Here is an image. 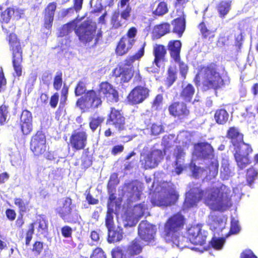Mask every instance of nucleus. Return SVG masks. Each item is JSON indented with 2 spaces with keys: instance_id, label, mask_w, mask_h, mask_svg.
Segmentation results:
<instances>
[{
  "instance_id": "nucleus-35",
  "label": "nucleus",
  "mask_w": 258,
  "mask_h": 258,
  "mask_svg": "<svg viewBox=\"0 0 258 258\" xmlns=\"http://www.w3.org/2000/svg\"><path fill=\"white\" fill-rule=\"evenodd\" d=\"M76 28V23L75 21L69 22L63 25L59 29L58 36L63 37L68 35L74 29Z\"/></svg>"
},
{
  "instance_id": "nucleus-42",
  "label": "nucleus",
  "mask_w": 258,
  "mask_h": 258,
  "mask_svg": "<svg viewBox=\"0 0 258 258\" xmlns=\"http://www.w3.org/2000/svg\"><path fill=\"white\" fill-rule=\"evenodd\" d=\"M114 125L118 131L124 128V118L118 111L114 112Z\"/></svg>"
},
{
  "instance_id": "nucleus-48",
  "label": "nucleus",
  "mask_w": 258,
  "mask_h": 258,
  "mask_svg": "<svg viewBox=\"0 0 258 258\" xmlns=\"http://www.w3.org/2000/svg\"><path fill=\"white\" fill-rule=\"evenodd\" d=\"M69 93V87L64 84L61 90L60 100L59 102V106L62 107H64L68 99V95Z\"/></svg>"
},
{
  "instance_id": "nucleus-25",
  "label": "nucleus",
  "mask_w": 258,
  "mask_h": 258,
  "mask_svg": "<svg viewBox=\"0 0 258 258\" xmlns=\"http://www.w3.org/2000/svg\"><path fill=\"white\" fill-rule=\"evenodd\" d=\"M143 185L139 182L131 183L127 186L128 201L133 202L139 200L142 194Z\"/></svg>"
},
{
  "instance_id": "nucleus-4",
  "label": "nucleus",
  "mask_w": 258,
  "mask_h": 258,
  "mask_svg": "<svg viewBox=\"0 0 258 258\" xmlns=\"http://www.w3.org/2000/svg\"><path fill=\"white\" fill-rule=\"evenodd\" d=\"M197 78L202 82L205 90L217 89L224 85L222 76L213 66L202 68Z\"/></svg>"
},
{
  "instance_id": "nucleus-61",
  "label": "nucleus",
  "mask_w": 258,
  "mask_h": 258,
  "mask_svg": "<svg viewBox=\"0 0 258 258\" xmlns=\"http://www.w3.org/2000/svg\"><path fill=\"white\" fill-rule=\"evenodd\" d=\"M7 218L10 221H13L16 217L15 211L12 209H7L5 212Z\"/></svg>"
},
{
  "instance_id": "nucleus-10",
  "label": "nucleus",
  "mask_w": 258,
  "mask_h": 258,
  "mask_svg": "<svg viewBox=\"0 0 258 258\" xmlns=\"http://www.w3.org/2000/svg\"><path fill=\"white\" fill-rule=\"evenodd\" d=\"M46 137L42 131H38L32 137L30 149L35 156H40L46 151Z\"/></svg>"
},
{
  "instance_id": "nucleus-11",
  "label": "nucleus",
  "mask_w": 258,
  "mask_h": 258,
  "mask_svg": "<svg viewBox=\"0 0 258 258\" xmlns=\"http://www.w3.org/2000/svg\"><path fill=\"white\" fill-rule=\"evenodd\" d=\"M88 135L85 131H74L70 137L69 145L74 151L84 150L87 145Z\"/></svg>"
},
{
  "instance_id": "nucleus-46",
  "label": "nucleus",
  "mask_w": 258,
  "mask_h": 258,
  "mask_svg": "<svg viewBox=\"0 0 258 258\" xmlns=\"http://www.w3.org/2000/svg\"><path fill=\"white\" fill-rule=\"evenodd\" d=\"M62 73L61 71H58L53 78V87L54 89L56 91L59 90L62 87Z\"/></svg>"
},
{
  "instance_id": "nucleus-9",
  "label": "nucleus",
  "mask_w": 258,
  "mask_h": 258,
  "mask_svg": "<svg viewBox=\"0 0 258 258\" xmlns=\"http://www.w3.org/2000/svg\"><path fill=\"white\" fill-rule=\"evenodd\" d=\"M75 32L81 42L84 43H89L96 36V27L91 25L88 21H84L76 27Z\"/></svg>"
},
{
  "instance_id": "nucleus-32",
  "label": "nucleus",
  "mask_w": 258,
  "mask_h": 258,
  "mask_svg": "<svg viewBox=\"0 0 258 258\" xmlns=\"http://www.w3.org/2000/svg\"><path fill=\"white\" fill-rule=\"evenodd\" d=\"M181 16L176 19L173 22L172 25L174 26L173 31L177 33L179 36H181L184 32L185 28V21L184 15L182 12H181Z\"/></svg>"
},
{
  "instance_id": "nucleus-31",
  "label": "nucleus",
  "mask_w": 258,
  "mask_h": 258,
  "mask_svg": "<svg viewBox=\"0 0 258 258\" xmlns=\"http://www.w3.org/2000/svg\"><path fill=\"white\" fill-rule=\"evenodd\" d=\"M166 53V50L164 46L156 44L153 46V54L155 56L154 63L159 66L160 61L163 60Z\"/></svg>"
},
{
  "instance_id": "nucleus-59",
  "label": "nucleus",
  "mask_w": 258,
  "mask_h": 258,
  "mask_svg": "<svg viewBox=\"0 0 258 258\" xmlns=\"http://www.w3.org/2000/svg\"><path fill=\"white\" fill-rule=\"evenodd\" d=\"M59 100V94L57 92L54 93L50 98L49 105L52 108L56 107Z\"/></svg>"
},
{
  "instance_id": "nucleus-7",
  "label": "nucleus",
  "mask_w": 258,
  "mask_h": 258,
  "mask_svg": "<svg viewBox=\"0 0 258 258\" xmlns=\"http://www.w3.org/2000/svg\"><path fill=\"white\" fill-rule=\"evenodd\" d=\"M55 211L64 222L75 224L81 219L78 211L73 210L72 200L70 197L66 198L62 205L57 208Z\"/></svg>"
},
{
  "instance_id": "nucleus-30",
  "label": "nucleus",
  "mask_w": 258,
  "mask_h": 258,
  "mask_svg": "<svg viewBox=\"0 0 258 258\" xmlns=\"http://www.w3.org/2000/svg\"><path fill=\"white\" fill-rule=\"evenodd\" d=\"M114 75L117 81L125 82H128L132 78L133 73L131 69L116 68L114 70Z\"/></svg>"
},
{
  "instance_id": "nucleus-37",
  "label": "nucleus",
  "mask_w": 258,
  "mask_h": 258,
  "mask_svg": "<svg viewBox=\"0 0 258 258\" xmlns=\"http://www.w3.org/2000/svg\"><path fill=\"white\" fill-rule=\"evenodd\" d=\"M214 118L217 123L220 124H224L227 121L229 114L225 109H218L216 110L215 113Z\"/></svg>"
},
{
  "instance_id": "nucleus-16",
  "label": "nucleus",
  "mask_w": 258,
  "mask_h": 258,
  "mask_svg": "<svg viewBox=\"0 0 258 258\" xmlns=\"http://www.w3.org/2000/svg\"><path fill=\"white\" fill-rule=\"evenodd\" d=\"M149 94L147 88L138 86L135 87L130 93L127 96V101L132 104H137L142 103Z\"/></svg>"
},
{
  "instance_id": "nucleus-21",
  "label": "nucleus",
  "mask_w": 258,
  "mask_h": 258,
  "mask_svg": "<svg viewBox=\"0 0 258 258\" xmlns=\"http://www.w3.org/2000/svg\"><path fill=\"white\" fill-rule=\"evenodd\" d=\"M147 209L145 205H135L133 209L130 208L125 213V219L127 221H132V224H136L138 219L143 216Z\"/></svg>"
},
{
  "instance_id": "nucleus-15",
  "label": "nucleus",
  "mask_w": 258,
  "mask_h": 258,
  "mask_svg": "<svg viewBox=\"0 0 258 258\" xmlns=\"http://www.w3.org/2000/svg\"><path fill=\"white\" fill-rule=\"evenodd\" d=\"M20 126L24 136L30 135L33 131V118L31 112L25 109L22 111L20 118Z\"/></svg>"
},
{
  "instance_id": "nucleus-49",
  "label": "nucleus",
  "mask_w": 258,
  "mask_h": 258,
  "mask_svg": "<svg viewBox=\"0 0 258 258\" xmlns=\"http://www.w3.org/2000/svg\"><path fill=\"white\" fill-rule=\"evenodd\" d=\"M230 3L229 2H222L220 3L218 7L220 15L222 16L226 15L230 10Z\"/></svg>"
},
{
  "instance_id": "nucleus-40",
  "label": "nucleus",
  "mask_w": 258,
  "mask_h": 258,
  "mask_svg": "<svg viewBox=\"0 0 258 258\" xmlns=\"http://www.w3.org/2000/svg\"><path fill=\"white\" fill-rule=\"evenodd\" d=\"M83 0H74L73 7L63 10L61 12V16L66 17L70 13H73L74 10L77 12L80 11L82 8Z\"/></svg>"
},
{
  "instance_id": "nucleus-18",
  "label": "nucleus",
  "mask_w": 258,
  "mask_h": 258,
  "mask_svg": "<svg viewBox=\"0 0 258 258\" xmlns=\"http://www.w3.org/2000/svg\"><path fill=\"white\" fill-rule=\"evenodd\" d=\"M156 227L147 221H142L139 226L138 233L142 239L146 241L153 240L156 233Z\"/></svg>"
},
{
  "instance_id": "nucleus-2",
  "label": "nucleus",
  "mask_w": 258,
  "mask_h": 258,
  "mask_svg": "<svg viewBox=\"0 0 258 258\" xmlns=\"http://www.w3.org/2000/svg\"><path fill=\"white\" fill-rule=\"evenodd\" d=\"M183 224V217L181 214H176L169 218L165 224L163 232L165 240L169 242H172L180 248L187 246L183 243L186 238L178 236V231L182 229Z\"/></svg>"
},
{
  "instance_id": "nucleus-34",
  "label": "nucleus",
  "mask_w": 258,
  "mask_h": 258,
  "mask_svg": "<svg viewBox=\"0 0 258 258\" xmlns=\"http://www.w3.org/2000/svg\"><path fill=\"white\" fill-rule=\"evenodd\" d=\"M96 92L100 94L103 95L104 97H110L113 94V87L112 85L106 81L101 82L99 85V88Z\"/></svg>"
},
{
  "instance_id": "nucleus-60",
  "label": "nucleus",
  "mask_w": 258,
  "mask_h": 258,
  "mask_svg": "<svg viewBox=\"0 0 258 258\" xmlns=\"http://www.w3.org/2000/svg\"><path fill=\"white\" fill-rule=\"evenodd\" d=\"M151 130L152 134L156 136L163 132V128L160 124H153L151 126Z\"/></svg>"
},
{
  "instance_id": "nucleus-63",
  "label": "nucleus",
  "mask_w": 258,
  "mask_h": 258,
  "mask_svg": "<svg viewBox=\"0 0 258 258\" xmlns=\"http://www.w3.org/2000/svg\"><path fill=\"white\" fill-rule=\"evenodd\" d=\"M176 62L179 63L180 74L183 78H184L188 71V67L186 64L182 62H180L179 60Z\"/></svg>"
},
{
  "instance_id": "nucleus-39",
  "label": "nucleus",
  "mask_w": 258,
  "mask_h": 258,
  "mask_svg": "<svg viewBox=\"0 0 258 258\" xmlns=\"http://www.w3.org/2000/svg\"><path fill=\"white\" fill-rule=\"evenodd\" d=\"M145 44H143L138 52L134 55L128 56L125 60V64L130 66L136 60H139L144 54Z\"/></svg>"
},
{
  "instance_id": "nucleus-44",
  "label": "nucleus",
  "mask_w": 258,
  "mask_h": 258,
  "mask_svg": "<svg viewBox=\"0 0 258 258\" xmlns=\"http://www.w3.org/2000/svg\"><path fill=\"white\" fill-rule=\"evenodd\" d=\"M29 203V201L25 202L23 199L20 198H16L14 199V204L18 207L19 211L20 213H26L29 210V208L28 207Z\"/></svg>"
},
{
  "instance_id": "nucleus-57",
  "label": "nucleus",
  "mask_w": 258,
  "mask_h": 258,
  "mask_svg": "<svg viewBox=\"0 0 258 258\" xmlns=\"http://www.w3.org/2000/svg\"><path fill=\"white\" fill-rule=\"evenodd\" d=\"M73 230L69 226H64L61 228L62 236L64 238L72 237Z\"/></svg>"
},
{
  "instance_id": "nucleus-19",
  "label": "nucleus",
  "mask_w": 258,
  "mask_h": 258,
  "mask_svg": "<svg viewBox=\"0 0 258 258\" xmlns=\"http://www.w3.org/2000/svg\"><path fill=\"white\" fill-rule=\"evenodd\" d=\"M227 137L231 140L234 146H236L237 144H238L240 148H247V153L251 152L252 149L251 147L242 142L243 135L239 132L237 128L235 127H230L227 133Z\"/></svg>"
},
{
  "instance_id": "nucleus-54",
  "label": "nucleus",
  "mask_w": 258,
  "mask_h": 258,
  "mask_svg": "<svg viewBox=\"0 0 258 258\" xmlns=\"http://www.w3.org/2000/svg\"><path fill=\"white\" fill-rule=\"evenodd\" d=\"M90 258H106V256L102 249L98 247L93 250Z\"/></svg>"
},
{
  "instance_id": "nucleus-55",
  "label": "nucleus",
  "mask_w": 258,
  "mask_h": 258,
  "mask_svg": "<svg viewBox=\"0 0 258 258\" xmlns=\"http://www.w3.org/2000/svg\"><path fill=\"white\" fill-rule=\"evenodd\" d=\"M257 172L253 168H250L247 170V180L249 184H251L256 178Z\"/></svg>"
},
{
  "instance_id": "nucleus-6",
  "label": "nucleus",
  "mask_w": 258,
  "mask_h": 258,
  "mask_svg": "<svg viewBox=\"0 0 258 258\" xmlns=\"http://www.w3.org/2000/svg\"><path fill=\"white\" fill-rule=\"evenodd\" d=\"M101 96L96 90L90 89L85 94L78 98L76 102V106L82 110L96 109L102 105Z\"/></svg>"
},
{
  "instance_id": "nucleus-38",
  "label": "nucleus",
  "mask_w": 258,
  "mask_h": 258,
  "mask_svg": "<svg viewBox=\"0 0 258 258\" xmlns=\"http://www.w3.org/2000/svg\"><path fill=\"white\" fill-rule=\"evenodd\" d=\"M87 83L84 79L79 81L74 89V93L76 96H83L87 92Z\"/></svg>"
},
{
  "instance_id": "nucleus-50",
  "label": "nucleus",
  "mask_w": 258,
  "mask_h": 258,
  "mask_svg": "<svg viewBox=\"0 0 258 258\" xmlns=\"http://www.w3.org/2000/svg\"><path fill=\"white\" fill-rule=\"evenodd\" d=\"M8 112L7 106L3 105L0 106V125H3L6 123Z\"/></svg>"
},
{
  "instance_id": "nucleus-12",
  "label": "nucleus",
  "mask_w": 258,
  "mask_h": 258,
  "mask_svg": "<svg viewBox=\"0 0 258 258\" xmlns=\"http://www.w3.org/2000/svg\"><path fill=\"white\" fill-rule=\"evenodd\" d=\"M128 1L129 0H121L118 4L117 11L120 17L118 16L114 19V28H117L124 25L130 17L132 9L128 5Z\"/></svg>"
},
{
  "instance_id": "nucleus-28",
  "label": "nucleus",
  "mask_w": 258,
  "mask_h": 258,
  "mask_svg": "<svg viewBox=\"0 0 258 258\" xmlns=\"http://www.w3.org/2000/svg\"><path fill=\"white\" fill-rule=\"evenodd\" d=\"M195 154L198 156L206 158L212 154L213 149L208 143H200L195 146Z\"/></svg>"
},
{
  "instance_id": "nucleus-13",
  "label": "nucleus",
  "mask_w": 258,
  "mask_h": 258,
  "mask_svg": "<svg viewBox=\"0 0 258 258\" xmlns=\"http://www.w3.org/2000/svg\"><path fill=\"white\" fill-rule=\"evenodd\" d=\"M188 238L191 243L195 245H202L206 242V232L202 231L201 225L192 226L188 230Z\"/></svg>"
},
{
  "instance_id": "nucleus-23",
  "label": "nucleus",
  "mask_w": 258,
  "mask_h": 258,
  "mask_svg": "<svg viewBox=\"0 0 258 258\" xmlns=\"http://www.w3.org/2000/svg\"><path fill=\"white\" fill-rule=\"evenodd\" d=\"M12 17L16 19L20 18L19 10L9 7L4 10L3 7L0 5V21L1 22L8 23Z\"/></svg>"
},
{
  "instance_id": "nucleus-20",
  "label": "nucleus",
  "mask_w": 258,
  "mask_h": 258,
  "mask_svg": "<svg viewBox=\"0 0 258 258\" xmlns=\"http://www.w3.org/2000/svg\"><path fill=\"white\" fill-rule=\"evenodd\" d=\"M56 6V2H51L49 3L44 10L43 26L46 29L50 30L52 28Z\"/></svg>"
},
{
  "instance_id": "nucleus-26",
  "label": "nucleus",
  "mask_w": 258,
  "mask_h": 258,
  "mask_svg": "<svg viewBox=\"0 0 258 258\" xmlns=\"http://www.w3.org/2000/svg\"><path fill=\"white\" fill-rule=\"evenodd\" d=\"M250 152L247 153V148H240L238 151H236L235 154V158L237 163L238 167L242 169L244 168L249 163V160L247 155Z\"/></svg>"
},
{
  "instance_id": "nucleus-27",
  "label": "nucleus",
  "mask_w": 258,
  "mask_h": 258,
  "mask_svg": "<svg viewBox=\"0 0 258 258\" xmlns=\"http://www.w3.org/2000/svg\"><path fill=\"white\" fill-rule=\"evenodd\" d=\"M181 43L179 40L170 41L168 45L171 57L175 61L180 60V52Z\"/></svg>"
},
{
  "instance_id": "nucleus-53",
  "label": "nucleus",
  "mask_w": 258,
  "mask_h": 258,
  "mask_svg": "<svg viewBox=\"0 0 258 258\" xmlns=\"http://www.w3.org/2000/svg\"><path fill=\"white\" fill-rule=\"evenodd\" d=\"M34 224L35 223H31L30 224L29 229L26 232L25 238V244L26 245L30 244V241L32 238V235L34 232Z\"/></svg>"
},
{
  "instance_id": "nucleus-58",
  "label": "nucleus",
  "mask_w": 258,
  "mask_h": 258,
  "mask_svg": "<svg viewBox=\"0 0 258 258\" xmlns=\"http://www.w3.org/2000/svg\"><path fill=\"white\" fill-rule=\"evenodd\" d=\"M92 160L90 156L88 155L82 156V168L86 169L92 165Z\"/></svg>"
},
{
  "instance_id": "nucleus-24",
  "label": "nucleus",
  "mask_w": 258,
  "mask_h": 258,
  "mask_svg": "<svg viewBox=\"0 0 258 258\" xmlns=\"http://www.w3.org/2000/svg\"><path fill=\"white\" fill-rule=\"evenodd\" d=\"M168 110L171 115L180 118L187 116L189 112L186 105L183 102L173 103L169 106Z\"/></svg>"
},
{
  "instance_id": "nucleus-47",
  "label": "nucleus",
  "mask_w": 258,
  "mask_h": 258,
  "mask_svg": "<svg viewBox=\"0 0 258 258\" xmlns=\"http://www.w3.org/2000/svg\"><path fill=\"white\" fill-rule=\"evenodd\" d=\"M167 12V4L165 2H160L158 4L156 9L153 11V14L157 16H162Z\"/></svg>"
},
{
  "instance_id": "nucleus-41",
  "label": "nucleus",
  "mask_w": 258,
  "mask_h": 258,
  "mask_svg": "<svg viewBox=\"0 0 258 258\" xmlns=\"http://www.w3.org/2000/svg\"><path fill=\"white\" fill-rule=\"evenodd\" d=\"M169 31V24L168 23H164L156 26L154 27L153 33L159 38L168 33Z\"/></svg>"
},
{
  "instance_id": "nucleus-3",
  "label": "nucleus",
  "mask_w": 258,
  "mask_h": 258,
  "mask_svg": "<svg viewBox=\"0 0 258 258\" xmlns=\"http://www.w3.org/2000/svg\"><path fill=\"white\" fill-rule=\"evenodd\" d=\"M178 198L175 187L171 183H163L156 187L151 202L154 206L167 207L174 204Z\"/></svg>"
},
{
  "instance_id": "nucleus-36",
  "label": "nucleus",
  "mask_w": 258,
  "mask_h": 258,
  "mask_svg": "<svg viewBox=\"0 0 258 258\" xmlns=\"http://www.w3.org/2000/svg\"><path fill=\"white\" fill-rule=\"evenodd\" d=\"M143 245L139 239H135L128 245L127 252L131 255H137L140 253Z\"/></svg>"
},
{
  "instance_id": "nucleus-43",
  "label": "nucleus",
  "mask_w": 258,
  "mask_h": 258,
  "mask_svg": "<svg viewBox=\"0 0 258 258\" xmlns=\"http://www.w3.org/2000/svg\"><path fill=\"white\" fill-rule=\"evenodd\" d=\"M105 117L102 116H95L91 117L90 119L89 127L92 132H94L97 128L104 121Z\"/></svg>"
},
{
  "instance_id": "nucleus-29",
  "label": "nucleus",
  "mask_w": 258,
  "mask_h": 258,
  "mask_svg": "<svg viewBox=\"0 0 258 258\" xmlns=\"http://www.w3.org/2000/svg\"><path fill=\"white\" fill-rule=\"evenodd\" d=\"M134 44L132 39L128 40L125 37L121 39L116 48V53L119 55L126 53Z\"/></svg>"
},
{
  "instance_id": "nucleus-17",
  "label": "nucleus",
  "mask_w": 258,
  "mask_h": 258,
  "mask_svg": "<svg viewBox=\"0 0 258 258\" xmlns=\"http://www.w3.org/2000/svg\"><path fill=\"white\" fill-rule=\"evenodd\" d=\"M163 157V154L161 150H153L145 156L142 164L144 165L146 169L155 168Z\"/></svg>"
},
{
  "instance_id": "nucleus-22",
  "label": "nucleus",
  "mask_w": 258,
  "mask_h": 258,
  "mask_svg": "<svg viewBox=\"0 0 258 258\" xmlns=\"http://www.w3.org/2000/svg\"><path fill=\"white\" fill-rule=\"evenodd\" d=\"M185 153L181 148L177 147L174 152L173 156L175 159L174 169L172 171L173 175H179L185 168L183 164Z\"/></svg>"
},
{
  "instance_id": "nucleus-8",
  "label": "nucleus",
  "mask_w": 258,
  "mask_h": 258,
  "mask_svg": "<svg viewBox=\"0 0 258 258\" xmlns=\"http://www.w3.org/2000/svg\"><path fill=\"white\" fill-rule=\"evenodd\" d=\"M113 182L111 176L107 184V190L109 194L108 201L107 203V210L105 219V226L108 229L107 241L109 243L113 242V235L111 232L113 231Z\"/></svg>"
},
{
  "instance_id": "nucleus-45",
  "label": "nucleus",
  "mask_w": 258,
  "mask_h": 258,
  "mask_svg": "<svg viewBox=\"0 0 258 258\" xmlns=\"http://www.w3.org/2000/svg\"><path fill=\"white\" fill-rule=\"evenodd\" d=\"M35 224L38 223V231L41 234H45L47 232L48 230V222L44 218L40 216V218L38 219Z\"/></svg>"
},
{
  "instance_id": "nucleus-52",
  "label": "nucleus",
  "mask_w": 258,
  "mask_h": 258,
  "mask_svg": "<svg viewBox=\"0 0 258 258\" xmlns=\"http://www.w3.org/2000/svg\"><path fill=\"white\" fill-rule=\"evenodd\" d=\"M43 249V242L41 241H35L33 245V248L32 249V252L34 253L35 255H39Z\"/></svg>"
},
{
  "instance_id": "nucleus-56",
  "label": "nucleus",
  "mask_w": 258,
  "mask_h": 258,
  "mask_svg": "<svg viewBox=\"0 0 258 258\" xmlns=\"http://www.w3.org/2000/svg\"><path fill=\"white\" fill-rule=\"evenodd\" d=\"M199 28L204 37H207L210 35H211L212 37L214 36V32L208 29L204 23L200 24Z\"/></svg>"
},
{
  "instance_id": "nucleus-64",
  "label": "nucleus",
  "mask_w": 258,
  "mask_h": 258,
  "mask_svg": "<svg viewBox=\"0 0 258 258\" xmlns=\"http://www.w3.org/2000/svg\"><path fill=\"white\" fill-rule=\"evenodd\" d=\"M241 258H257L250 250L243 251L241 254Z\"/></svg>"
},
{
  "instance_id": "nucleus-62",
  "label": "nucleus",
  "mask_w": 258,
  "mask_h": 258,
  "mask_svg": "<svg viewBox=\"0 0 258 258\" xmlns=\"http://www.w3.org/2000/svg\"><path fill=\"white\" fill-rule=\"evenodd\" d=\"M240 231V226L237 220L232 219L231 221V226L230 232L233 234L237 233Z\"/></svg>"
},
{
  "instance_id": "nucleus-14",
  "label": "nucleus",
  "mask_w": 258,
  "mask_h": 258,
  "mask_svg": "<svg viewBox=\"0 0 258 258\" xmlns=\"http://www.w3.org/2000/svg\"><path fill=\"white\" fill-rule=\"evenodd\" d=\"M190 170L192 172V176L195 178L205 175L211 179L215 177L217 174L218 164L217 163H212L207 170H204L201 167H197L195 163L191 162L190 165Z\"/></svg>"
},
{
  "instance_id": "nucleus-33",
  "label": "nucleus",
  "mask_w": 258,
  "mask_h": 258,
  "mask_svg": "<svg viewBox=\"0 0 258 258\" xmlns=\"http://www.w3.org/2000/svg\"><path fill=\"white\" fill-rule=\"evenodd\" d=\"M195 88L190 84L183 85L182 90L180 92V96L186 102H190L195 93Z\"/></svg>"
},
{
  "instance_id": "nucleus-51",
  "label": "nucleus",
  "mask_w": 258,
  "mask_h": 258,
  "mask_svg": "<svg viewBox=\"0 0 258 258\" xmlns=\"http://www.w3.org/2000/svg\"><path fill=\"white\" fill-rule=\"evenodd\" d=\"M211 245L215 249L220 250L223 247L225 243V239L223 238L214 237L211 241Z\"/></svg>"
},
{
  "instance_id": "nucleus-5",
  "label": "nucleus",
  "mask_w": 258,
  "mask_h": 258,
  "mask_svg": "<svg viewBox=\"0 0 258 258\" xmlns=\"http://www.w3.org/2000/svg\"><path fill=\"white\" fill-rule=\"evenodd\" d=\"M10 49L12 53V64L18 77L22 75L21 63L23 61V50L20 40L14 33H11L7 37Z\"/></svg>"
},
{
  "instance_id": "nucleus-1",
  "label": "nucleus",
  "mask_w": 258,
  "mask_h": 258,
  "mask_svg": "<svg viewBox=\"0 0 258 258\" xmlns=\"http://www.w3.org/2000/svg\"><path fill=\"white\" fill-rule=\"evenodd\" d=\"M230 190L225 185L219 187H213L208 188L205 192H202L199 186L191 188L186 194L183 204V210H188L197 206L202 197L205 202L210 209L215 211H223L231 206Z\"/></svg>"
}]
</instances>
